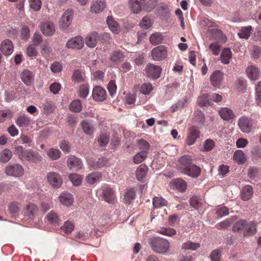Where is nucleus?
<instances>
[{
	"label": "nucleus",
	"mask_w": 261,
	"mask_h": 261,
	"mask_svg": "<svg viewBox=\"0 0 261 261\" xmlns=\"http://www.w3.org/2000/svg\"><path fill=\"white\" fill-rule=\"evenodd\" d=\"M148 244L154 252L162 255L167 254L170 248V242L167 239L160 237L150 238Z\"/></svg>",
	"instance_id": "nucleus-1"
},
{
	"label": "nucleus",
	"mask_w": 261,
	"mask_h": 261,
	"mask_svg": "<svg viewBox=\"0 0 261 261\" xmlns=\"http://www.w3.org/2000/svg\"><path fill=\"white\" fill-rule=\"evenodd\" d=\"M15 153L22 161H28L31 163H37L42 159L38 153L31 149L24 150L21 146L15 147Z\"/></svg>",
	"instance_id": "nucleus-2"
},
{
	"label": "nucleus",
	"mask_w": 261,
	"mask_h": 261,
	"mask_svg": "<svg viewBox=\"0 0 261 261\" xmlns=\"http://www.w3.org/2000/svg\"><path fill=\"white\" fill-rule=\"evenodd\" d=\"M146 72L147 76L152 80H156L161 75L162 68L158 65L149 64L146 67Z\"/></svg>",
	"instance_id": "nucleus-3"
},
{
	"label": "nucleus",
	"mask_w": 261,
	"mask_h": 261,
	"mask_svg": "<svg viewBox=\"0 0 261 261\" xmlns=\"http://www.w3.org/2000/svg\"><path fill=\"white\" fill-rule=\"evenodd\" d=\"M152 59L154 61H161L167 57V51L164 45H160L154 48L151 51Z\"/></svg>",
	"instance_id": "nucleus-4"
},
{
	"label": "nucleus",
	"mask_w": 261,
	"mask_h": 261,
	"mask_svg": "<svg viewBox=\"0 0 261 261\" xmlns=\"http://www.w3.org/2000/svg\"><path fill=\"white\" fill-rule=\"evenodd\" d=\"M47 179L49 184L54 188H58L63 183L61 176L55 172H50L47 174Z\"/></svg>",
	"instance_id": "nucleus-5"
},
{
	"label": "nucleus",
	"mask_w": 261,
	"mask_h": 261,
	"mask_svg": "<svg viewBox=\"0 0 261 261\" xmlns=\"http://www.w3.org/2000/svg\"><path fill=\"white\" fill-rule=\"evenodd\" d=\"M73 15L72 9H67L59 21V26L62 29H66L71 24Z\"/></svg>",
	"instance_id": "nucleus-6"
},
{
	"label": "nucleus",
	"mask_w": 261,
	"mask_h": 261,
	"mask_svg": "<svg viewBox=\"0 0 261 261\" xmlns=\"http://www.w3.org/2000/svg\"><path fill=\"white\" fill-rule=\"evenodd\" d=\"M253 121L251 118L247 117H241L238 121V125L244 133H249L251 132Z\"/></svg>",
	"instance_id": "nucleus-7"
},
{
	"label": "nucleus",
	"mask_w": 261,
	"mask_h": 261,
	"mask_svg": "<svg viewBox=\"0 0 261 261\" xmlns=\"http://www.w3.org/2000/svg\"><path fill=\"white\" fill-rule=\"evenodd\" d=\"M5 172L8 175L19 177L23 174V168L19 164L10 165L6 167Z\"/></svg>",
	"instance_id": "nucleus-8"
},
{
	"label": "nucleus",
	"mask_w": 261,
	"mask_h": 261,
	"mask_svg": "<svg viewBox=\"0 0 261 261\" xmlns=\"http://www.w3.org/2000/svg\"><path fill=\"white\" fill-rule=\"evenodd\" d=\"M192 160L189 155H183L178 160V170L185 174L187 169L192 165Z\"/></svg>",
	"instance_id": "nucleus-9"
},
{
	"label": "nucleus",
	"mask_w": 261,
	"mask_h": 261,
	"mask_svg": "<svg viewBox=\"0 0 261 261\" xmlns=\"http://www.w3.org/2000/svg\"><path fill=\"white\" fill-rule=\"evenodd\" d=\"M101 197L103 200L110 204H113L116 201L115 192L110 187H107L102 190Z\"/></svg>",
	"instance_id": "nucleus-10"
},
{
	"label": "nucleus",
	"mask_w": 261,
	"mask_h": 261,
	"mask_svg": "<svg viewBox=\"0 0 261 261\" xmlns=\"http://www.w3.org/2000/svg\"><path fill=\"white\" fill-rule=\"evenodd\" d=\"M67 164L68 167L72 170H78L83 167L81 160L74 156H70L68 158Z\"/></svg>",
	"instance_id": "nucleus-11"
},
{
	"label": "nucleus",
	"mask_w": 261,
	"mask_h": 261,
	"mask_svg": "<svg viewBox=\"0 0 261 261\" xmlns=\"http://www.w3.org/2000/svg\"><path fill=\"white\" fill-rule=\"evenodd\" d=\"M257 223L255 221L248 222L245 220L243 235L244 237L250 236L256 232Z\"/></svg>",
	"instance_id": "nucleus-12"
},
{
	"label": "nucleus",
	"mask_w": 261,
	"mask_h": 261,
	"mask_svg": "<svg viewBox=\"0 0 261 261\" xmlns=\"http://www.w3.org/2000/svg\"><path fill=\"white\" fill-rule=\"evenodd\" d=\"M13 48L12 41L9 39H6L2 42L0 50L4 55L8 56L12 53Z\"/></svg>",
	"instance_id": "nucleus-13"
},
{
	"label": "nucleus",
	"mask_w": 261,
	"mask_h": 261,
	"mask_svg": "<svg viewBox=\"0 0 261 261\" xmlns=\"http://www.w3.org/2000/svg\"><path fill=\"white\" fill-rule=\"evenodd\" d=\"M199 137V130L195 127L192 126L190 129L186 139V144L188 145L194 144L197 138Z\"/></svg>",
	"instance_id": "nucleus-14"
},
{
	"label": "nucleus",
	"mask_w": 261,
	"mask_h": 261,
	"mask_svg": "<svg viewBox=\"0 0 261 261\" xmlns=\"http://www.w3.org/2000/svg\"><path fill=\"white\" fill-rule=\"evenodd\" d=\"M66 46L67 48L80 49L84 46V40L82 37L77 36L68 40Z\"/></svg>",
	"instance_id": "nucleus-15"
},
{
	"label": "nucleus",
	"mask_w": 261,
	"mask_h": 261,
	"mask_svg": "<svg viewBox=\"0 0 261 261\" xmlns=\"http://www.w3.org/2000/svg\"><path fill=\"white\" fill-rule=\"evenodd\" d=\"M40 28L41 31L45 36H52L55 32L54 24L49 21L42 22Z\"/></svg>",
	"instance_id": "nucleus-16"
},
{
	"label": "nucleus",
	"mask_w": 261,
	"mask_h": 261,
	"mask_svg": "<svg viewBox=\"0 0 261 261\" xmlns=\"http://www.w3.org/2000/svg\"><path fill=\"white\" fill-rule=\"evenodd\" d=\"M92 97L95 101H102L106 98V92L105 90L101 87H95L93 90Z\"/></svg>",
	"instance_id": "nucleus-17"
},
{
	"label": "nucleus",
	"mask_w": 261,
	"mask_h": 261,
	"mask_svg": "<svg viewBox=\"0 0 261 261\" xmlns=\"http://www.w3.org/2000/svg\"><path fill=\"white\" fill-rule=\"evenodd\" d=\"M143 0H129V4L131 11L134 13H139L143 10Z\"/></svg>",
	"instance_id": "nucleus-18"
},
{
	"label": "nucleus",
	"mask_w": 261,
	"mask_h": 261,
	"mask_svg": "<svg viewBox=\"0 0 261 261\" xmlns=\"http://www.w3.org/2000/svg\"><path fill=\"white\" fill-rule=\"evenodd\" d=\"M98 39V34L96 32H93L86 38V44L90 48H93L96 45Z\"/></svg>",
	"instance_id": "nucleus-19"
},
{
	"label": "nucleus",
	"mask_w": 261,
	"mask_h": 261,
	"mask_svg": "<svg viewBox=\"0 0 261 261\" xmlns=\"http://www.w3.org/2000/svg\"><path fill=\"white\" fill-rule=\"evenodd\" d=\"M253 188L250 185L244 186L241 191V198L243 201L249 200L252 196Z\"/></svg>",
	"instance_id": "nucleus-20"
},
{
	"label": "nucleus",
	"mask_w": 261,
	"mask_h": 261,
	"mask_svg": "<svg viewBox=\"0 0 261 261\" xmlns=\"http://www.w3.org/2000/svg\"><path fill=\"white\" fill-rule=\"evenodd\" d=\"M60 202L64 205L69 206L73 201V198L72 195L67 192H63L59 197Z\"/></svg>",
	"instance_id": "nucleus-21"
},
{
	"label": "nucleus",
	"mask_w": 261,
	"mask_h": 261,
	"mask_svg": "<svg viewBox=\"0 0 261 261\" xmlns=\"http://www.w3.org/2000/svg\"><path fill=\"white\" fill-rule=\"evenodd\" d=\"M106 7L103 0H93L91 6V11L95 13L102 11Z\"/></svg>",
	"instance_id": "nucleus-22"
},
{
	"label": "nucleus",
	"mask_w": 261,
	"mask_h": 261,
	"mask_svg": "<svg viewBox=\"0 0 261 261\" xmlns=\"http://www.w3.org/2000/svg\"><path fill=\"white\" fill-rule=\"evenodd\" d=\"M201 173V169L199 167L196 166L194 164L192 165L187 169V171L185 172V174L191 177L192 178H197Z\"/></svg>",
	"instance_id": "nucleus-23"
},
{
	"label": "nucleus",
	"mask_w": 261,
	"mask_h": 261,
	"mask_svg": "<svg viewBox=\"0 0 261 261\" xmlns=\"http://www.w3.org/2000/svg\"><path fill=\"white\" fill-rule=\"evenodd\" d=\"M107 23L109 29L114 34H118L120 32V28L118 23L113 19L111 16H108Z\"/></svg>",
	"instance_id": "nucleus-24"
},
{
	"label": "nucleus",
	"mask_w": 261,
	"mask_h": 261,
	"mask_svg": "<svg viewBox=\"0 0 261 261\" xmlns=\"http://www.w3.org/2000/svg\"><path fill=\"white\" fill-rule=\"evenodd\" d=\"M246 72L249 78L252 81L257 80L259 71L258 68L254 66H250L246 69Z\"/></svg>",
	"instance_id": "nucleus-25"
},
{
	"label": "nucleus",
	"mask_w": 261,
	"mask_h": 261,
	"mask_svg": "<svg viewBox=\"0 0 261 261\" xmlns=\"http://www.w3.org/2000/svg\"><path fill=\"white\" fill-rule=\"evenodd\" d=\"M219 114L221 117L225 120L232 119L234 117L233 112L227 108H221L219 111Z\"/></svg>",
	"instance_id": "nucleus-26"
},
{
	"label": "nucleus",
	"mask_w": 261,
	"mask_h": 261,
	"mask_svg": "<svg viewBox=\"0 0 261 261\" xmlns=\"http://www.w3.org/2000/svg\"><path fill=\"white\" fill-rule=\"evenodd\" d=\"M38 207L34 203L28 204L25 210V214L30 218H33L38 213Z\"/></svg>",
	"instance_id": "nucleus-27"
},
{
	"label": "nucleus",
	"mask_w": 261,
	"mask_h": 261,
	"mask_svg": "<svg viewBox=\"0 0 261 261\" xmlns=\"http://www.w3.org/2000/svg\"><path fill=\"white\" fill-rule=\"evenodd\" d=\"M147 170V167L145 165H140L136 172L137 179L139 181H142L146 175Z\"/></svg>",
	"instance_id": "nucleus-28"
},
{
	"label": "nucleus",
	"mask_w": 261,
	"mask_h": 261,
	"mask_svg": "<svg viewBox=\"0 0 261 261\" xmlns=\"http://www.w3.org/2000/svg\"><path fill=\"white\" fill-rule=\"evenodd\" d=\"M108 162L106 158H99L97 161H91L89 163L90 168L93 169L101 168L105 166Z\"/></svg>",
	"instance_id": "nucleus-29"
},
{
	"label": "nucleus",
	"mask_w": 261,
	"mask_h": 261,
	"mask_svg": "<svg viewBox=\"0 0 261 261\" xmlns=\"http://www.w3.org/2000/svg\"><path fill=\"white\" fill-rule=\"evenodd\" d=\"M30 117L26 115L20 116L16 120V123L19 127H27L30 125Z\"/></svg>",
	"instance_id": "nucleus-30"
},
{
	"label": "nucleus",
	"mask_w": 261,
	"mask_h": 261,
	"mask_svg": "<svg viewBox=\"0 0 261 261\" xmlns=\"http://www.w3.org/2000/svg\"><path fill=\"white\" fill-rule=\"evenodd\" d=\"M197 104L200 107L211 105L212 101L210 99V95L204 94L200 96L197 99Z\"/></svg>",
	"instance_id": "nucleus-31"
},
{
	"label": "nucleus",
	"mask_w": 261,
	"mask_h": 261,
	"mask_svg": "<svg viewBox=\"0 0 261 261\" xmlns=\"http://www.w3.org/2000/svg\"><path fill=\"white\" fill-rule=\"evenodd\" d=\"M252 31L251 26L245 27L240 30L238 35L240 38L248 39L250 37Z\"/></svg>",
	"instance_id": "nucleus-32"
},
{
	"label": "nucleus",
	"mask_w": 261,
	"mask_h": 261,
	"mask_svg": "<svg viewBox=\"0 0 261 261\" xmlns=\"http://www.w3.org/2000/svg\"><path fill=\"white\" fill-rule=\"evenodd\" d=\"M231 51L229 48H225L223 49L221 54V59L223 63L227 64L231 58Z\"/></svg>",
	"instance_id": "nucleus-33"
},
{
	"label": "nucleus",
	"mask_w": 261,
	"mask_h": 261,
	"mask_svg": "<svg viewBox=\"0 0 261 261\" xmlns=\"http://www.w3.org/2000/svg\"><path fill=\"white\" fill-rule=\"evenodd\" d=\"M233 159L238 164L241 165L245 162L246 156L242 150H237L233 153Z\"/></svg>",
	"instance_id": "nucleus-34"
},
{
	"label": "nucleus",
	"mask_w": 261,
	"mask_h": 261,
	"mask_svg": "<svg viewBox=\"0 0 261 261\" xmlns=\"http://www.w3.org/2000/svg\"><path fill=\"white\" fill-rule=\"evenodd\" d=\"M156 9L158 13L164 17H168L170 15L169 8L168 6L164 3L159 4Z\"/></svg>",
	"instance_id": "nucleus-35"
},
{
	"label": "nucleus",
	"mask_w": 261,
	"mask_h": 261,
	"mask_svg": "<svg viewBox=\"0 0 261 261\" xmlns=\"http://www.w3.org/2000/svg\"><path fill=\"white\" fill-rule=\"evenodd\" d=\"M157 0H143V10L147 12L152 11L157 4Z\"/></svg>",
	"instance_id": "nucleus-36"
},
{
	"label": "nucleus",
	"mask_w": 261,
	"mask_h": 261,
	"mask_svg": "<svg viewBox=\"0 0 261 261\" xmlns=\"http://www.w3.org/2000/svg\"><path fill=\"white\" fill-rule=\"evenodd\" d=\"M101 178L100 172H95L87 175L86 180L90 184H93L98 181Z\"/></svg>",
	"instance_id": "nucleus-37"
},
{
	"label": "nucleus",
	"mask_w": 261,
	"mask_h": 261,
	"mask_svg": "<svg viewBox=\"0 0 261 261\" xmlns=\"http://www.w3.org/2000/svg\"><path fill=\"white\" fill-rule=\"evenodd\" d=\"M81 125L83 131L86 134L90 135L94 132L93 125L87 120H83L81 122Z\"/></svg>",
	"instance_id": "nucleus-38"
},
{
	"label": "nucleus",
	"mask_w": 261,
	"mask_h": 261,
	"mask_svg": "<svg viewBox=\"0 0 261 261\" xmlns=\"http://www.w3.org/2000/svg\"><path fill=\"white\" fill-rule=\"evenodd\" d=\"M163 40V35L161 33L159 32H156L151 34L149 38V41L153 45H157L161 43Z\"/></svg>",
	"instance_id": "nucleus-39"
},
{
	"label": "nucleus",
	"mask_w": 261,
	"mask_h": 261,
	"mask_svg": "<svg viewBox=\"0 0 261 261\" xmlns=\"http://www.w3.org/2000/svg\"><path fill=\"white\" fill-rule=\"evenodd\" d=\"M172 184L177 189L180 191L184 192L186 190L187 183L181 178L174 179Z\"/></svg>",
	"instance_id": "nucleus-40"
},
{
	"label": "nucleus",
	"mask_w": 261,
	"mask_h": 261,
	"mask_svg": "<svg viewBox=\"0 0 261 261\" xmlns=\"http://www.w3.org/2000/svg\"><path fill=\"white\" fill-rule=\"evenodd\" d=\"M47 219L48 222L54 225H58L60 219L57 213L51 211L47 215Z\"/></svg>",
	"instance_id": "nucleus-41"
},
{
	"label": "nucleus",
	"mask_w": 261,
	"mask_h": 261,
	"mask_svg": "<svg viewBox=\"0 0 261 261\" xmlns=\"http://www.w3.org/2000/svg\"><path fill=\"white\" fill-rule=\"evenodd\" d=\"M61 152L58 149L51 148L48 149L47 152V155L50 159L57 160L61 156Z\"/></svg>",
	"instance_id": "nucleus-42"
},
{
	"label": "nucleus",
	"mask_w": 261,
	"mask_h": 261,
	"mask_svg": "<svg viewBox=\"0 0 261 261\" xmlns=\"http://www.w3.org/2000/svg\"><path fill=\"white\" fill-rule=\"evenodd\" d=\"M194 120L199 124H204L205 122L204 114L200 110H196L194 113Z\"/></svg>",
	"instance_id": "nucleus-43"
},
{
	"label": "nucleus",
	"mask_w": 261,
	"mask_h": 261,
	"mask_svg": "<svg viewBox=\"0 0 261 261\" xmlns=\"http://www.w3.org/2000/svg\"><path fill=\"white\" fill-rule=\"evenodd\" d=\"M12 155V152L9 149H5L1 153L0 161L2 163H7L11 159Z\"/></svg>",
	"instance_id": "nucleus-44"
},
{
	"label": "nucleus",
	"mask_w": 261,
	"mask_h": 261,
	"mask_svg": "<svg viewBox=\"0 0 261 261\" xmlns=\"http://www.w3.org/2000/svg\"><path fill=\"white\" fill-rule=\"evenodd\" d=\"M20 76L22 82H31L34 80V75L32 71L25 69L21 73Z\"/></svg>",
	"instance_id": "nucleus-45"
},
{
	"label": "nucleus",
	"mask_w": 261,
	"mask_h": 261,
	"mask_svg": "<svg viewBox=\"0 0 261 261\" xmlns=\"http://www.w3.org/2000/svg\"><path fill=\"white\" fill-rule=\"evenodd\" d=\"M70 110L74 112H80L82 109V105L79 99L73 100L70 106Z\"/></svg>",
	"instance_id": "nucleus-46"
},
{
	"label": "nucleus",
	"mask_w": 261,
	"mask_h": 261,
	"mask_svg": "<svg viewBox=\"0 0 261 261\" xmlns=\"http://www.w3.org/2000/svg\"><path fill=\"white\" fill-rule=\"evenodd\" d=\"M190 205L195 209H198L202 204V200L200 197L193 196L190 199Z\"/></svg>",
	"instance_id": "nucleus-47"
},
{
	"label": "nucleus",
	"mask_w": 261,
	"mask_h": 261,
	"mask_svg": "<svg viewBox=\"0 0 261 261\" xmlns=\"http://www.w3.org/2000/svg\"><path fill=\"white\" fill-rule=\"evenodd\" d=\"M69 178L72 184L75 186H80L82 182V177L76 173H71L69 175Z\"/></svg>",
	"instance_id": "nucleus-48"
},
{
	"label": "nucleus",
	"mask_w": 261,
	"mask_h": 261,
	"mask_svg": "<svg viewBox=\"0 0 261 261\" xmlns=\"http://www.w3.org/2000/svg\"><path fill=\"white\" fill-rule=\"evenodd\" d=\"M72 80L75 82H83L85 80V73L80 70H75L72 76Z\"/></svg>",
	"instance_id": "nucleus-49"
},
{
	"label": "nucleus",
	"mask_w": 261,
	"mask_h": 261,
	"mask_svg": "<svg viewBox=\"0 0 261 261\" xmlns=\"http://www.w3.org/2000/svg\"><path fill=\"white\" fill-rule=\"evenodd\" d=\"M200 246L199 243H193L188 241L182 244V248L185 250H195Z\"/></svg>",
	"instance_id": "nucleus-50"
},
{
	"label": "nucleus",
	"mask_w": 261,
	"mask_h": 261,
	"mask_svg": "<svg viewBox=\"0 0 261 261\" xmlns=\"http://www.w3.org/2000/svg\"><path fill=\"white\" fill-rule=\"evenodd\" d=\"M245 224V220H240L237 221L233 226L232 229L234 232H238L240 233L243 232L244 225Z\"/></svg>",
	"instance_id": "nucleus-51"
},
{
	"label": "nucleus",
	"mask_w": 261,
	"mask_h": 261,
	"mask_svg": "<svg viewBox=\"0 0 261 261\" xmlns=\"http://www.w3.org/2000/svg\"><path fill=\"white\" fill-rule=\"evenodd\" d=\"M147 153L146 151H141L136 154L134 157V162L135 164L142 162L146 158Z\"/></svg>",
	"instance_id": "nucleus-52"
},
{
	"label": "nucleus",
	"mask_w": 261,
	"mask_h": 261,
	"mask_svg": "<svg viewBox=\"0 0 261 261\" xmlns=\"http://www.w3.org/2000/svg\"><path fill=\"white\" fill-rule=\"evenodd\" d=\"M152 89L153 87L150 83H144L140 88V91L144 95H148Z\"/></svg>",
	"instance_id": "nucleus-53"
},
{
	"label": "nucleus",
	"mask_w": 261,
	"mask_h": 261,
	"mask_svg": "<svg viewBox=\"0 0 261 261\" xmlns=\"http://www.w3.org/2000/svg\"><path fill=\"white\" fill-rule=\"evenodd\" d=\"M124 55L122 52L119 51H115L112 54L110 60L112 62H119L122 61Z\"/></svg>",
	"instance_id": "nucleus-54"
},
{
	"label": "nucleus",
	"mask_w": 261,
	"mask_h": 261,
	"mask_svg": "<svg viewBox=\"0 0 261 261\" xmlns=\"http://www.w3.org/2000/svg\"><path fill=\"white\" fill-rule=\"evenodd\" d=\"M89 93V88L87 85H83L80 86L79 90V95L80 97L85 98Z\"/></svg>",
	"instance_id": "nucleus-55"
},
{
	"label": "nucleus",
	"mask_w": 261,
	"mask_h": 261,
	"mask_svg": "<svg viewBox=\"0 0 261 261\" xmlns=\"http://www.w3.org/2000/svg\"><path fill=\"white\" fill-rule=\"evenodd\" d=\"M223 73L219 71L216 70L213 72L212 75L211 76V82H220L223 79Z\"/></svg>",
	"instance_id": "nucleus-56"
},
{
	"label": "nucleus",
	"mask_w": 261,
	"mask_h": 261,
	"mask_svg": "<svg viewBox=\"0 0 261 261\" xmlns=\"http://www.w3.org/2000/svg\"><path fill=\"white\" fill-rule=\"evenodd\" d=\"M12 116V113L9 110L0 111V122L5 121L7 119H10Z\"/></svg>",
	"instance_id": "nucleus-57"
},
{
	"label": "nucleus",
	"mask_w": 261,
	"mask_h": 261,
	"mask_svg": "<svg viewBox=\"0 0 261 261\" xmlns=\"http://www.w3.org/2000/svg\"><path fill=\"white\" fill-rule=\"evenodd\" d=\"M158 232L161 234L168 236H173L176 234V230L170 227L161 228L158 230Z\"/></svg>",
	"instance_id": "nucleus-58"
},
{
	"label": "nucleus",
	"mask_w": 261,
	"mask_h": 261,
	"mask_svg": "<svg viewBox=\"0 0 261 261\" xmlns=\"http://www.w3.org/2000/svg\"><path fill=\"white\" fill-rule=\"evenodd\" d=\"M137 144L140 149L142 150V151H146L147 153L150 148V144L147 141L143 139H140L137 141Z\"/></svg>",
	"instance_id": "nucleus-59"
},
{
	"label": "nucleus",
	"mask_w": 261,
	"mask_h": 261,
	"mask_svg": "<svg viewBox=\"0 0 261 261\" xmlns=\"http://www.w3.org/2000/svg\"><path fill=\"white\" fill-rule=\"evenodd\" d=\"M124 199L126 203H130L136 196V193L134 189L128 190L124 194Z\"/></svg>",
	"instance_id": "nucleus-60"
},
{
	"label": "nucleus",
	"mask_w": 261,
	"mask_h": 261,
	"mask_svg": "<svg viewBox=\"0 0 261 261\" xmlns=\"http://www.w3.org/2000/svg\"><path fill=\"white\" fill-rule=\"evenodd\" d=\"M167 201L162 197H155L153 199V205L155 208L165 205Z\"/></svg>",
	"instance_id": "nucleus-61"
},
{
	"label": "nucleus",
	"mask_w": 261,
	"mask_h": 261,
	"mask_svg": "<svg viewBox=\"0 0 261 261\" xmlns=\"http://www.w3.org/2000/svg\"><path fill=\"white\" fill-rule=\"evenodd\" d=\"M73 224H72V223L68 221H66L64 223V225L61 226V230L66 233H71L72 231L73 230Z\"/></svg>",
	"instance_id": "nucleus-62"
},
{
	"label": "nucleus",
	"mask_w": 261,
	"mask_h": 261,
	"mask_svg": "<svg viewBox=\"0 0 261 261\" xmlns=\"http://www.w3.org/2000/svg\"><path fill=\"white\" fill-rule=\"evenodd\" d=\"M221 250L220 249H215L213 250L210 255L211 261H219L221 257Z\"/></svg>",
	"instance_id": "nucleus-63"
},
{
	"label": "nucleus",
	"mask_w": 261,
	"mask_h": 261,
	"mask_svg": "<svg viewBox=\"0 0 261 261\" xmlns=\"http://www.w3.org/2000/svg\"><path fill=\"white\" fill-rule=\"evenodd\" d=\"M30 7L35 11H38L41 7V2L40 0H30Z\"/></svg>",
	"instance_id": "nucleus-64"
}]
</instances>
